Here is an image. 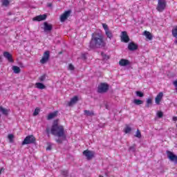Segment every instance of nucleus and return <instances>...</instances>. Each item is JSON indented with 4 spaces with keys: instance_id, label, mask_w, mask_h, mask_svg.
<instances>
[{
    "instance_id": "nucleus-1",
    "label": "nucleus",
    "mask_w": 177,
    "mask_h": 177,
    "mask_svg": "<svg viewBox=\"0 0 177 177\" xmlns=\"http://www.w3.org/2000/svg\"><path fill=\"white\" fill-rule=\"evenodd\" d=\"M106 46V42L102 35H92L89 44L90 49H100Z\"/></svg>"
},
{
    "instance_id": "nucleus-2",
    "label": "nucleus",
    "mask_w": 177,
    "mask_h": 177,
    "mask_svg": "<svg viewBox=\"0 0 177 177\" xmlns=\"http://www.w3.org/2000/svg\"><path fill=\"white\" fill-rule=\"evenodd\" d=\"M50 133L53 136H57V138H66V133H64V127L62 125L57 124V121L55 120L54 123L50 129Z\"/></svg>"
},
{
    "instance_id": "nucleus-3",
    "label": "nucleus",
    "mask_w": 177,
    "mask_h": 177,
    "mask_svg": "<svg viewBox=\"0 0 177 177\" xmlns=\"http://www.w3.org/2000/svg\"><path fill=\"white\" fill-rule=\"evenodd\" d=\"M167 6V1L165 0H158L156 10L158 12H164Z\"/></svg>"
},
{
    "instance_id": "nucleus-4",
    "label": "nucleus",
    "mask_w": 177,
    "mask_h": 177,
    "mask_svg": "<svg viewBox=\"0 0 177 177\" xmlns=\"http://www.w3.org/2000/svg\"><path fill=\"white\" fill-rule=\"evenodd\" d=\"M32 143H35V137L32 135L27 136L24 141L22 142V145H32Z\"/></svg>"
},
{
    "instance_id": "nucleus-5",
    "label": "nucleus",
    "mask_w": 177,
    "mask_h": 177,
    "mask_svg": "<svg viewBox=\"0 0 177 177\" xmlns=\"http://www.w3.org/2000/svg\"><path fill=\"white\" fill-rule=\"evenodd\" d=\"M102 27L105 31V35H106L107 38H109V39H111L113 38V32L110 30L109 28V26L106 24H102Z\"/></svg>"
},
{
    "instance_id": "nucleus-6",
    "label": "nucleus",
    "mask_w": 177,
    "mask_h": 177,
    "mask_svg": "<svg viewBox=\"0 0 177 177\" xmlns=\"http://www.w3.org/2000/svg\"><path fill=\"white\" fill-rule=\"evenodd\" d=\"M107 91H109V85L105 83H102L98 86V93H104Z\"/></svg>"
},
{
    "instance_id": "nucleus-7",
    "label": "nucleus",
    "mask_w": 177,
    "mask_h": 177,
    "mask_svg": "<svg viewBox=\"0 0 177 177\" xmlns=\"http://www.w3.org/2000/svg\"><path fill=\"white\" fill-rule=\"evenodd\" d=\"M83 156H85L86 160H92L95 157V152L93 151L85 150L83 151Z\"/></svg>"
},
{
    "instance_id": "nucleus-8",
    "label": "nucleus",
    "mask_w": 177,
    "mask_h": 177,
    "mask_svg": "<svg viewBox=\"0 0 177 177\" xmlns=\"http://www.w3.org/2000/svg\"><path fill=\"white\" fill-rule=\"evenodd\" d=\"M167 155L169 160H170V161H172L173 162H174V164H177V156L176 155L172 153V151H167Z\"/></svg>"
},
{
    "instance_id": "nucleus-9",
    "label": "nucleus",
    "mask_w": 177,
    "mask_h": 177,
    "mask_svg": "<svg viewBox=\"0 0 177 177\" xmlns=\"http://www.w3.org/2000/svg\"><path fill=\"white\" fill-rule=\"evenodd\" d=\"M71 10H68L67 11H65L60 17V21L63 23L64 21H66L68 17H70V15H71Z\"/></svg>"
},
{
    "instance_id": "nucleus-10",
    "label": "nucleus",
    "mask_w": 177,
    "mask_h": 177,
    "mask_svg": "<svg viewBox=\"0 0 177 177\" xmlns=\"http://www.w3.org/2000/svg\"><path fill=\"white\" fill-rule=\"evenodd\" d=\"M120 39L121 41L124 42V44H128V42H129V36H128L127 31H123L121 32Z\"/></svg>"
},
{
    "instance_id": "nucleus-11",
    "label": "nucleus",
    "mask_w": 177,
    "mask_h": 177,
    "mask_svg": "<svg viewBox=\"0 0 177 177\" xmlns=\"http://www.w3.org/2000/svg\"><path fill=\"white\" fill-rule=\"evenodd\" d=\"M50 57V53L49 51H46L43 57L41 58V59L40 60V63L41 64H45V63H47L48 60H49V57Z\"/></svg>"
},
{
    "instance_id": "nucleus-12",
    "label": "nucleus",
    "mask_w": 177,
    "mask_h": 177,
    "mask_svg": "<svg viewBox=\"0 0 177 177\" xmlns=\"http://www.w3.org/2000/svg\"><path fill=\"white\" fill-rule=\"evenodd\" d=\"M44 30L45 32L48 31L50 32V30L53 29V26L50 24H48L47 21H45L44 23Z\"/></svg>"
},
{
    "instance_id": "nucleus-13",
    "label": "nucleus",
    "mask_w": 177,
    "mask_h": 177,
    "mask_svg": "<svg viewBox=\"0 0 177 177\" xmlns=\"http://www.w3.org/2000/svg\"><path fill=\"white\" fill-rule=\"evenodd\" d=\"M3 57L7 59V60H8V62H10V63H13V58L12 57V55H10V53H9V52L6 51L3 53Z\"/></svg>"
},
{
    "instance_id": "nucleus-14",
    "label": "nucleus",
    "mask_w": 177,
    "mask_h": 177,
    "mask_svg": "<svg viewBox=\"0 0 177 177\" xmlns=\"http://www.w3.org/2000/svg\"><path fill=\"white\" fill-rule=\"evenodd\" d=\"M164 96V93L162 92L159 93L155 98V102L156 104H160L161 100H162V97Z\"/></svg>"
},
{
    "instance_id": "nucleus-15",
    "label": "nucleus",
    "mask_w": 177,
    "mask_h": 177,
    "mask_svg": "<svg viewBox=\"0 0 177 177\" xmlns=\"http://www.w3.org/2000/svg\"><path fill=\"white\" fill-rule=\"evenodd\" d=\"M119 64L122 67H125L126 66H129V64H131V62H129V60L128 59H122L120 60Z\"/></svg>"
},
{
    "instance_id": "nucleus-16",
    "label": "nucleus",
    "mask_w": 177,
    "mask_h": 177,
    "mask_svg": "<svg viewBox=\"0 0 177 177\" xmlns=\"http://www.w3.org/2000/svg\"><path fill=\"white\" fill-rule=\"evenodd\" d=\"M46 19V15H42L37 16L36 17L33 18V21H42V20Z\"/></svg>"
},
{
    "instance_id": "nucleus-17",
    "label": "nucleus",
    "mask_w": 177,
    "mask_h": 177,
    "mask_svg": "<svg viewBox=\"0 0 177 177\" xmlns=\"http://www.w3.org/2000/svg\"><path fill=\"white\" fill-rule=\"evenodd\" d=\"M128 49L131 51L136 50L138 49V45L133 42H131L128 45Z\"/></svg>"
},
{
    "instance_id": "nucleus-18",
    "label": "nucleus",
    "mask_w": 177,
    "mask_h": 177,
    "mask_svg": "<svg viewBox=\"0 0 177 177\" xmlns=\"http://www.w3.org/2000/svg\"><path fill=\"white\" fill-rule=\"evenodd\" d=\"M77 101H78V97L75 96L68 103V106H69V107H71V106H74V104H75V103H77Z\"/></svg>"
},
{
    "instance_id": "nucleus-19",
    "label": "nucleus",
    "mask_w": 177,
    "mask_h": 177,
    "mask_svg": "<svg viewBox=\"0 0 177 177\" xmlns=\"http://www.w3.org/2000/svg\"><path fill=\"white\" fill-rule=\"evenodd\" d=\"M0 113L3 115H8L9 114V109L3 108L2 106H0Z\"/></svg>"
},
{
    "instance_id": "nucleus-20",
    "label": "nucleus",
    "mask_w": 177,
    "mask_h": 177,
    "mask_svg": "<svg viewBox=\"0 0 177 177\" xmlns=\"http://www.w3.org/2000/svg\"><path fill=\"white\" fill-rule=\"evenodd\" d=\"M84 115H86V117H93V115H95L93 111L84 110Z\"/></svg>"
},
{
    "instance_id": "nucleus-21",
    "label": "nucleus",
    "mask_w": 177,
    "mask_h": 177,
    "mask_svg": "<svg viewBox=\"0 0 177 177\" xmlns=\"http://www.w3.org/2000/svg\"><path fill=\"white\" fill-rule=\"evenodd\" d=\"M144 35H145L146 38H147V39H149V41H151L153 39V35H151V33H150V32L147 30L144 31Z\"/></svg>"
},
{
    "instance_id": "nucleus-22",
    "label": "nucleus",
    "mask_w": 177,
    "mask_h": 177,
    "mask_svg": "<svg viewBox=\"0 0 177 177\" xmlns=\"http://www.w3.org/2000/svg\"><path fill=\"white\" fill-rule=\"evenodd\" d=\"M57 111L49 113L48 117H47V120H53V118L57 117Z\"/></svg>"
},
{
    "instance_id": "nucleus-23",
    "label": "nucleus",
    "mask_w": 177,
    "mask_h": 177,
    "mask_svg": "<svg viewBox=\"0 0 177 177\" xmlns=\"http://www.w3.org/2000/svg\"><path fill=\"white\" fill-rule=\"evenodd\" d=\"M35 88H37V89H45L46 86L41 82H37L35 83Z\"/></svg>"
},
{
    "instance_id": "nucleus-24",
    "label": "nucleus",
    "mask_w": 177,
    "mask_h": 177,
    "mask_svg": "<svg viewBox=\"0 0 177 177\" xmlns=\"http://www.w3.org/2000/svg\"><path fill=\"white\" fill-rule=\"evenodd\" d=\"M12 71L15 73V74H19L20 71H21V70L20 69V67L17 66H13Z\"/></svg>"
},
{
    "instance_id": "nucleus-25",
    "label": "nucleus",
    "mask_w": 177,
    "mask_h": 177,
    "mask_svg": "<svg viewBox=\"0 0 177 177\" xmlns=\"http://www.w3.org/2000/svg\"><path fill=\"white\" fill-rule=\"evenodd\" d=\"M151 104H153V100L151 98H147L146 107H147V109H149V107H150V106H151Z\"/></svg>"
},
{
    "instance_id": "nucleus-26",
    "label": "nucleus",
    "mask_w": 177,
    "mask_h": 177,
    "mask_svg": "<svg viewBox=\"0 0 177 177\" xmlns=\"http://www.w3.org/2000/svg\"><path fill=\"white\" fill-rule=\"evenodd\" d=\"M134 104H136V106H140V104H143V101L140 100H133Z\"/></svg>"
},
{
    "instance_id": "nucleus-27",
    "label": "nucleus",
    "mask_w": 177,
    "mask_h": 177,
    "mask_svg": "<svg viewBox=\"0 0 177 177\" xmlns=\"http://www.w3.org/2000/svg\"><path fill=\"white\" fill-rule=\"evenodd\" d=\"M136 95L138 97H143V96H145V94L142 91H139L136 92Z\"/></svg>"
},
{
    "instance_id": "nucleus-28",
    "label": "nucleus",
    "mask_w": 177,
    "mask_h": 177,
    "mask_svg": "<svg viewBox=\"0 0 177 177\" xmlns=\"http://www.w3.org/2000/svg\"><path fill=\"white\" fill-rule=\"evenodd\" d=\"M172 35L174 38H177V27L172 30Z\"/></svg>"
},
{
    "instance_id": "nucleus-29",
    "label": "nucleus",
    "mask_w": 177,
    "mask_h": 177,
    "mask_svg": "<svg viewBox=\"0 0 177 177\" xmlns=\"http://www.w3.org/2000/svg\"><path fill=\"white\" fill-rule=\"evenodd\" d=\"M131 131H132V129L130 127H126L124 128V133H131Z\"/></svg>"
},
{
    "instance_id": "nucleus-30",
    "label": "nucleus",
    "mask_w": 177,
    "mask_h": 177,
    "mask_svg": "<svg viewBox=\"0 0 177 177\" xmlns=\"http://www.w3.org/2000/svg\"><path fill=\"white\" fill-rule=\"evenodd\" d=\"M61 174L63 176L67 177V176H68V171L67 170H62L61 171Z\"/></svg>"
},
{
    "instance_id": "nucleus-31",
    "label": "nucleus",
    "mask_w": 177,
    "mask_h": 177,
    "mask_svg": "<svg viewBox=\"0 0 177 177\" xmlns=\"http://www.w3.org/2000/svg\"><path fill=\"white\" fill-rule=\"evenodd\" d=\"M45 80H46V75H42L41 76H40L39 77V81H40V82H44V81H45Z\"/></svg>"
},
{
    "instance_id": "nucleus-32",
    "label": "nucleus",
    "mask_w": 177,
    "mask_h": 177,
    "mask_svg": "<svg viewBox=\"0 0 177 177\" xmlns=\"http://www.w3.org/2000/svg\"><path fill=\"white\" fill-rule=\"evenodd\" d=\"M135 136L136 138H138V139H140V138H142V133H140V131H139V129L137 130Z\"/></svg>"
},
{
    "instance_id": "nucleus-33",
    "label": "nucleus",
    "mask_w": 177,
    "mask_h": 177,
    "mask_svg": "<svg viewBox=\"0 0 177 177\" xmlns=\"http://www.w3.org/2000/svg\"><path fill=\"white\" fill-rule=\"evenodd\" d=\"M8 138L10 143H12L13 142V138H15V136H13V134H9Z\"/></svg>"
},
{
    "instance_id": "nucleus-34",
    "label": "nucleus",
    "mask_w": 177,
    "mask_h": 177,
    "mask_svg": "<svg viewBox=\"0 0 177 177\" xmlns=\"http://www.w3.org/2000/svg\"><path fill=\"white\" fill-rule=\"evenodd\" d=\"M129 150L132 153H135V151H136V147L135 146H131L129 147Z\"/></svg>"
},
{
    "instance_id": "nucleus-35",
    "label": "nucleus",
    "mask_w": 177,
    "mask_h": 177,
    "mask_svg": "<svg viewBox=\"0 0 177 177\" xmlns=\"http://www.w3.org/2000/svg\"><path fill=\"white\" fill-rule=\"evenodd\" d=\"M2 5H3V6H8V5H9V0H3Z\"/></svg>"
},
{
    "instance_id": "nucleus-36",
    "label": "nucleus",
    "mask_w": 177,
    "mask_h": 177,
    "mask_svg": "<svg viewBox=\"0 0 177 177\" xmlns=\"http://www.w3.org/2000/svg\"><path fill=\"white\" fill-rule=\"evenodd\" d=\"M38 114H39V109L36 108L33 113V115H38Z\"/></svg>"
},
{
    "instance_id": "nucleus-37",
    "label": "nucleus",
    "mask_w": 177,
    "mask_h": 177,
    "mask_svg": "<svg viewBox=\"0 0 177 177\" xmlns=\"http://www.w3.org/2000/svg\"><path fill=\"white\" fill-rule=\"evenodd\" d=\"M163 115H164V113H162V112L161 111H158L157 113V116L158 117V118H162Z\"/></svg>"
},
{
    "instance_id": "nucleus-38",
    "label": "nucleus",
    "mask_w": 177,
    "mask_h": 177,
    "mask_svg": "<svg viewBox=\"0 0 177 177\" xmlns=\"http://www.w3.org/2000/svg\"><path fill=\"white\" fill-rule=\"evenodd\" d=\"M74 69H75L74 65H73V64H70L68 66V70H71V71H73Z\"/></svg>"
},
{
    "instance_id": "nucleus-39",
    "label": "nucleus",
    "mask_w": 177,
    "mask_h": 177,
    "mask_svg": "<svg viewBox=\"0 0 177 177\" xmlns=\"http://www.w3.org/2000/svg\"><path fill=\"white\" fill-rule=\"evenodd\" d=\"M46 134L48 135V136H50V129H49V127H47L46 129Z\"/></svg>"
},
{
    "instance_id": "nucleus-40",
    "label": "nucleus",
    "mask_w": 177,
    "mask_h": 177,
    "mask_svg": "<svg viewBox=\"0 0 177 177\" xmlns=\"http://www.w3.org/2000/svg\"><path fill=\"white\" fill-rule=\"evenodd\" d=\"M55 141L57 142V143H59V144L63 143V140H62V138L55 139Z\"/></svg>"
},
{
    "instance_id": "nucleus-41",
    "label": "nucleus",
    "mask_w": 177,
    "mask_h": 177,
    "mask_svg": "<svg viewBox=\"0 0 177 177\" xmlns=\"http://www.w3.org/2000/svg\"><path fill=\"white\" fill-rule=\"evenodd\" d=\"M174 85L176 86V88L177 89V80L174 82Z\"/></svg>"
},
{
    "instance_id": "nucleus-42",
    "label": "nucleus",
    "mask_w": 177,
    "mask_h": 177,
    "mask_svg": "<svg viewBox=\"0 0 177 177\" xmlns=\"http://www.w3.org/2000/svg\"><path fill=\"white\" fill-rule=\"evenodd\" d=\"M3 171H5V169H3V167L0 168V175L1 174H2Z\"/></svg>"
},
{
    "instance_id": "nucleus-43",
    "label": "nucleus",
    "mask_w": 177,
    "mask_h": 177,
    "mask_svg": "<svg viewBox=\"0 0 177 177\" xmlns=\"http://www.w3.org/2000/svg\"><path fill=\"white\" fill-rule=\"evenodd\" d=\"M47 6H48V8H52V3H48L47 4Z\"/></svg>"
},
{
    "instance_id": "nucleus-44",
    "label": "nucleus",
    "mask_w": 177,
    "mask_h": 177,
    "mask_svg": "<svg viewBox=\"0 0 177 177\" xmlns=\"http://www.w3.org/2000/svg\"><path fill=\"white\" fill-rule=\"evenodd\" d=\"M52 149V147L50 146H48L47 148H46V150H51Z\"/></svg>"
},
{
    "instance_id": "nucleus-45",
    "label": "nucleus",
    "mask_w": 177,
    "mask_h": 177,
    "mask_svg": "<svg viewBox=\"0 0 177 177\" xmlns=\"http://www.w3.org/2000/svg\"><path fill=\"white\" fill-rule=\"evenodd\" d=\"M173 121H177V117H173Z\"/></svg>"
},
{
    "instance_id": "nucleus-46",
    "label": "nucleus",
    "mask_w": 177,
    "mask_h": 177,
    "mask_svg": "<svg viewBox=\"0 0 177 177\" xmlns=\"http://www.w3.org/2000/svg\"><path fill=\"white\" fill-rule=\"evenodd\" d=\"M2 62V57L0 55V63Z\"/></svg>"
},
{
    "instance_id": "nucleus-47",
    "label": "nucleus",
    "mask_w": 177,
    "mask_h": 177,
    "mask_svg": "<svg viewBox=\"0 0 177 177\" xmlns=\"http://www.w3.org/2000/svg\"><path fill=\"white\" fill-rule=\"evenodd\" d=\"M99 177H104V176H100Z\"/></svg>"
},
{
    "instance_id": "nucleus-48",
    "label": "nucleus",
    "mask_w": 177,
    "mask_h": 177,
    "mask_svg": "<svg viewBox=\"0 0 177 177\" xmlns=\"http://www.w3.org/2000/svg\"><path fill=\"white\" fill-rule=\"evenodd\" d=\"M1 115L0 114V118H1Z\"/></svg>"
}]
</instances>
